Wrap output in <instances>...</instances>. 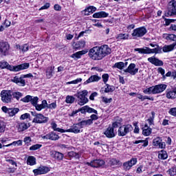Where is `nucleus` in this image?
I'll return each mask as SVG.
<instances>
[{"label": "nucleus", "instance_id": "nucleus-1", "mask_svg": "<svg viewBox=\"0 0 176 176\" xmlns=\"http://www.w3.org/2000/svg\"><path fill=\"white\" fill-rule=\"evenodd\" d=\"M0 68L4 69H8L9 71H12L13 72H19V71H23L24 69H28L30 68V63H25L21 65L13 66L9 65V63L6 61L1 62Z\"/></svg>", "mask_w": 176, "mask_h": 176}, {"label": "nucleus", "instance_id": "nucleus-2", "mask_svg": "<svg viewBox=\"0 0 176 176\" xmlns=\"http://www.w3.org/2000/svg\"><path fill=\"white\" fill-rule=\"evenodd\" d=\"M164 39L166 41H170L171 42H174L173 44L168 45H164L162 47V50L164 53H167L168 52H173L174 49H175L176 46V35L173 34H163Z\"/></svg>", "mask_w": 176, "mask_h": 176}, {"label": "nucleus", "instance_id": "nucleus-3", "mask_svg": "<svg viewBox=\"0 0 176 176\" xmlns=\"http://www.w3.org/2000/svg\"><path fill=\"white\" fill-rule=\"evenodd\" d=\"M135 52H138L140 54H160L162 53V47L159 45H156L154 49L145 47L144 48H135Z\"/></svg>", "mask_w": 176, "mask_h": 176}, {"label": "nucleus", "instance_id": "nucleus-4", "mask_svg": "<svg viewBox=\"0 0 176 176\" xmlns=\"http://www.w3.org/2000/svg\"><path fill=\"white\" fill-rule=\"evenodd\" d=\"M89 91L87 90H83L82 91H78L74 94V97H76L78 105H85L89 102V99L86 97Z\"/></svg>", "mask_w": 176, "mask_h": 176}, {"label": "nucleus", "instance_id": "nucleus-5", "mask_svg": "<svg viewBox=\"0 0 176 176\" xmlns=\"http://www.w3.org/2000/svg\"><path fill=\"white\" fill-rule=\"evenodd\" d=\"M89 57H90L91 60H102L103 58L100 47H94L90 49L89 51Z\"/></svg>", "mask_w": 176, "mask_h": 176}, {"label": "nucleus", "instance_id": "nucleus-6", "mask_svg": "<svg viewBox=\"0 0 176 176\" xmlns=\"http://www.w3.org/2000/svg\"><path fill=\"white\" fill-rule=\"evenodd\" d=\"M32 116H34V119L32 120L33 123H37L38 124H42L45 123H47L49 122V118L42 113H38L36 112L32 111L31 112Z\"/></svg>", "mask_w": 176, "mask_h": 176}, {"label": "nucleus", "instance_id": "nucleus-7", "mask_svg": "<svg viewBox=\"0 0 176 176\" xmlns=\"http://www.w3.org/2000/svg\"><path fill=\"white\" fill-rule=\"evenodd\" d=\"M2 102L5 104H10L13 102L12 97V90H2L0 94Z\"/></svg>", "mask_w": 176, "mask_h": 176}, {"label": "nucleus", "instance_id": "nucleus-8", "mask_svg": "<svg viewBox=\"0 0 176 176\" xmlns=\"http://www.w3.org/2000/svg\"><path fill=\"white\" fill-rule=\"evenodd\" d=\"M133 131V126L131 124H125L119 127L118 133L119 137H124L129 133Z\"/></svg>", "mask_w": 176, "mask_h": 176}, {"label": "nucleus", "instance_id": "nucleus-9", "mask_svg": "<svg viewBox=\"0 0 176 176\" xmlns=\"http://www.w3.org/2000/svg\"><path fill=\"white\" fill-rule=\"evenodd\" d=\"M146 32H148V30H146L145 27H140L133 30L131 35L134 39H137V38H142Z\"/></svg>", "mask_w": 176, "mask_h": 176}, {"label": "nucleus", "instance_id": "nucleus-10", "mask_svg": "<svg viewBox=\"0 0 176 176\" xmlns=\"http://www.w3.org/2000/svg\"><path fill=\"white\" fill-rule=\"evenodd\" d=\"M166 17L168 16H176V1L173 0L169 2L168 6V12H166Z\"/></svg>", "mask_w": 176, "mask_h": 176}, {"label": "nucleus", "instance_id": "nucleus-11", "mask_svg": "<svg viewBox=\"0 0 176 176\" xmlns=\"http://www.w3.org/2000/svg\"><path fill=\"white\" fill-rule=\"evenodd\" d=\"M10 45L8 42H0V55L8 56L9 54V50Z\"/></svg>", "mask_w": 176, "mask_h": 176}, {"label": "nucleus", "instance_id": "nucleus-12", "mask_svg": "<svg viewBox=\"0 0 176 176\" xmlns=\"http://www.w3.org/2000/svg\"><path fill=\"white\" fill-rule=\"evenodd\" d=\"M1 111L4 112V113H8V116L10 118L14 116L19 111V108H7L6 106H3L1 108Z\"/></svg>", "mask_w": 176, "mask_h": 176}, {"label": "nucleus", "instance_id": "nucleus-13", "mask_svg": "<svg viewBox=\"0 0 176 176\" xmlns=\"http://www.w3.org/2000/svg\"><path fill=\"white\" fill-rule=\"evenodd\" d=\"M41 138L43 140H50L51 141H57L60 140V136H58V134L56 133L55 132L52 131L45 135H41Z\"/></svg>", "mask_w": 176, "mask_h": 176}, {"label": "nucleus", "instance_id": "nucleus-14", "mask_svg": "<svg viewBox=\"0 0 176 176\" xmlns=\"http://www.w3.org/2000/svg\"><path fill=\"white\" fill-rule=\"evenodd\" d=\"M50 171V168L47 166H41L38 168L33 170L35 176L42 175L43 174H47Z\"/></svg>", "mask_w": 176, "mask_h": 176}, {"label": "nucleus", "instance_id": "nucleus-15", "mask_svg": "<svg viewBox=\"0 0 176 176\" xmlns=\"http://www.w3.org/2000/svg\"><path fill=\"white\" fill-rule=\"evenodd\" d=\"M153 145L160 149H164L166 148V142H163L160 137H157L153 140Z\"/></svg>", "mask_w": 176, "mask_h": 176}, {"label": "nucleus", "instance_id": "nucleus-16", "mask_svg": "<svg viewBox=\"0 0 176 176\" xmlns=\"http://www.w3.org/2000/svg\"><path fill=\"white\" fill-rule=\"evenodd\" d=\"M87 166H90L91 167H94L96 168H98V167H102L104 166L105 161L103 160H95L91 161V162H87Z\"/></svg>", "mask_w": 176, "mask_h": 176}, {"label": "nucleus", "instance_id": "nucleus-17", "mask_svg": "<svg viewBox=\"0 0 176 176\" xmlns=\"http://www.w3.org/2000/svg\"><path fill=\"white\" fill-rule=\"evenodd\" d=\"M82 128L80 127V125H79V123L73 124L70 129L65 130V133H74V134H79V133H81Z\"/></svg>", "mask_w": 176, "mask_h": 176}, {"label": "nucleus", "instance_id": "nucleus-18", "mask_svg": "<svg viewBox=\"0 0 176 176\" xmlns=\"http://www.w3.org/2000/svg\"><path fill=\"white\" fill-rule=\"evenodd\" d=\"M153 94H159L163 93L167 89V85L166 84H160L155 86H153Z\"/></svg>", "mask_w": 176, "mask_h": 176}, {"label": "nucleus", "instance_id": "nucleus-19", "mask_svg": "<svg viewBox=\"0 0 176 176\" xmlns=\"http://www.w3.org/2000/svg\"><path fill=\"white\" fill-rule=\"evenodd\" d=\"M99 48L100 49V53L102 54V58L106 57V56H108V54H111V52H112L109 46L107 45H103L99 47Z\"/></svg>", "mask_w": 176, "mask_h": 176}, {"label": "nucleus", "instance_id": "nucleus-20", "mask_svg": "<svg viewBox=\"0 0 176 176\" xmlns=\"http://www.w3.org/2000/svg\"><path fill=\"white\" fill-rule=\"evenodd\" d=\"M135 164H137V158H132L131 160L123 164V168L126 171L130 170Z\"/></svg>", "mask_w": 176, "mask_h": 176}, {"label": "nucleus", "instance_id": "nucleus-21", "mask_svg": "<svg viewBox=\"0 0 176 176\" xmlns=\"http://www.w3.org/2000/svg\"><path fill=\"white\" fill-rule=\"evenodd\" d=\"M124 72L130 74V75H135L138 73V68H135V63H131Z\"/></svg>", "mask_w": 176, "mask_h": 176}, {"label": "nucleus", "instance_id": "nucleus-22", "mask_svg": "<svg viewBox=\"0 0 176 176\" xmlns=\"http://www.w3.org/2000/svg\"><path fill=\"white\" fill-rule=\"evenodd\" d=\"M147 60L148 63H151V64L155 65V67H162V65H163V61L160 60L157 58H155V56L148 58Z\"/></svg>", "mask_w": 176, "mask_h": 176}, {"label": "nucleus", "instance_id": "nucleus-23", "mask_svg": "<svg viewBox=\"0 0 176 176\" xmlns=\"http://www.w3.org/2000/svg\"><path fill=\"white\" fill-rule=\"evenodd\" d=\"M101 80V76L94 74L91 76L85 82L84 85H89V83H93L94 82H100Z\"/></svg>", "mask_w": 176, "mask_h": 176}, {"label": "nucleus", "instance_id": "nucleus-24", "mask_svg": "<svg viewBox=\"0 0 176 176\" xmlns=\"http://www.w3.org/2000/svg\"><path fill=\"white\" fill-rule=\"evenodd\" d=\"M14 83L18 85V86H25V80H24L23 76L19 77L16 76L12 80Z\"/></svg>", "mask_w": 176, "mask_h": 176}, {"label": "nucleus", "instance_id": "nucleus-25", "mask_svg": "<svg viewBox=\"0 0 176 176\" xmlns=\"http://www.w3.org/2000/svg\"><path fill=\"white\" fill-rule=\"evenodd\" d=\"M80 111L81 113H86L87 112L88 113H95L96 115H98V113L97 112V110L89 107V106H84L80 109Z\"/></svg>", "mask_w": 176, "mask_h": 176}, {"label": "nucleus", "instance_id": "nucleus-26", "mask_svg": "<svg viewBox=\"0 0 176 176\" xmlns=\"http://www.w3.org/2000/svg\"><path fill=\"white\" fill-rule=\"evenodd\" d=\"M104 134L107 138H113L116 135L115 133V131H113V128L109 126L105 131L104 132Z\"/></svg>", "mask_w": 176, "mask_h": 176}, {"label": "nucleus", "instance_id": "nucleus-27", "mask_svg": "<svg viewBox=\"0 0 176 176\" xmlns=\"http://www.w3.org/2000/svg\"><path fill=\"white\" fill-rule=\"evenodd\" d=\"M52 157H54V159H56V160H58V162H61L63 159H64V154L58 151H53L51 154Z\"/></svg>", "mask_w": 176, "mask_h": 176}, {"label": "nucleus", "instance_id": "nucleus-28", "mask_svg": "<svg viewBox=\"0 0 176 176\" xmlns=\"http://www.w3.org/2000/svg\"><path fill=\"white\" fill-rule=\"evenodd\" d=\"M108 16H109V14L105 12L104 11L96 12L93 14L94 19H104L105 17H108Z\"/></svg>", "mask_w": 176, "mask_h": 176}, {"label": "nucleus", "instance_id": "nucleus-29", "mask_svg": "<svg viewBox=\"0 0 176 176\" xmlns=\"http://www.w3.org/2000/svg\"><path fill=\"white\" fill-rule=\"evenodd\" d=\"M97 10V8L94 6H89L87 9L82 11L85 16H90V14L94 13Z\"/></svg>", "mask_w": 176, "mask_h": 176}, {"label": "nucleus", "instance_id": "nucleus-30", "mask_svg": "<svg viewBox=\"0 0 176 176\" xmlns=\"http://www.w3.org/2000/svg\"><path fill=\"white\" fill-rule=\"evenodd\" d=\"M36 111H42V109H46L47 108V101L43 100L41 104H38L35 107Z\"/></svg>", "mask_w": 176, "mask_h": 176}, {"label": "nucleus", "instance_id": "nucleus-31", "mask_svg": "<svg viewBox=\"0 0 176 176\" xmlns=\"http://www.w3.org/2000/svg\"><path fill=\"white\" fill-rule=\"evenodd\" d=\"M78 124L80 125L81 129H83V127H86L87 126L93 124V122L91 121V120H83L78 122Z\"/></svg>", "mask_w": 176, "mask_h": 176}, {"label": "nucleus", "instance_id": "nucleus-32", "mask_svg": "<svg viewBox=\"0 0 176 176\" xmlns=\"http://www.w3.org/2000/svg\"><path fill=\"white\" fill-rule=\"evenodd\" d=\"M123 122V120L120 118H118V120H116L114 122L112 123L111 128L113 130L114 129H118V127L122 126V122Z\"/></svg>", "mask_w": 176, "mask_h": 176}, {"label": "nucleus", "instance_id": "nucleus-33", "mask_svg": "<svg viewBox=\"0 0 176 176\" xmlns=\"http://www.w3.org/2000/svg\"><path fill=\"white\" fill-rule=\"evenodd\" d=\"M54 72V66H50L47 68L46 70V76L48 79H50L53 76Z\"/></svg>", "mask_w": 176, "mask_h": 176}, {"label": "nucleus", "instance_id": "nucleus-34", "mask_svg": "<svg viewBox=\"0 0 176 176\" xmlns=\"http://www.w3.org/2000/svg\"><path fill=\"white\" fill-rule=\"evenodd\" d=\"M87 53V50H82L80 52H77L72 55V58H80L83 54H86Z\"/></svg>", "mask_w": 176, "mask_h": 176}, {"label": "nucleus", "instance_id": "nucleus-35", "mask_svg": "<svg viewBox=\"0 0 176 176\" xmlns=\"http://www.w3.org/2000/svg\"><path fill=\"white\" fill-rule=\"evenodd\" d=\"M11 95H12V99L16 98V100L17 101H19V100H20V98H21V97H23V94L19 91H11Z\"/></svg>", "mask_w": 176, "mask_h": 176}, {"label": "nucleus", "instance_id": "nucleus-36", "mask_svg": "<svg viewBox=\"0 0 176 176\" xmlns=\"http://www.w3.org/2000/svg\"><path fill=\"white\" fill-rule=\"evenodd\" d=\"M51 127L54 131H58V133H65V129L57 128V124L55 122L51 123Z\"/></svg>", "mask_w": 176, "mask_h": 176}, {"label": "nucleus", "instance_id": "nucleus-37", "mask_svg": "<svg viewBox=\"0 0 176 176\" xmlns=\"http://www.w3.org/2000/svg\"><path fill=\"white\" fill-rule=\"evenodd\" d=\"M142 134L146 137H148V135H151V134H152V129L148 127V125L146 124L143 128Z\"/></svg>", "mask_w": 176, "mask_h": 176}, {"label": "nucleus", "instance_id": "nucleus-38", "mask_svg": "<svg viewBox=\"0 0 176 176\" xmlns=\"http://www.w3.org/2000/svg\"><path fill=\"white\" fill-rule=\"evenodd\" d=\"M27 164L29 166H35L36 164V159L34 156H29L27 160Z\"/></svg>", "mask_w": 176, "mask_h": 176}, {"label": "nucleus", "instance_id": "nucleus-39", "mask_svg": "<svg viewBox=\"0 0 176 176\" xmlns=\"http://www.w3.org/2000/svg\"><path fill=\"white\" fill-rule=\"evenodd\" d=\"M30 48V46L28 44H24L23 45H16V49H19L20 52H23V53L25 52H28V49Z\"/></svg>", "mask_w": 176, "mask_h": 176}, {"label": "nucleus", "instance_id": "nucleus-40", "mask_svg": "<svg viewBox=\"0 0 176 176\" xmlns=\"http://www.w3.org/2000/svg\"><path fill=\"white\" fill-rule=\"evenodd\" d=\"M85 45H86V42L82 41H78L76 43L74 44V49L77 50H80L82 49V47H85Z\"/></svg>", "mask_w": 176, "mask_h": 176}, {"label": "nucleus", "instance_id": "nucleus-41", "mask_svg": "<svg viewBox=\"0 0 176 176\" xmlns=\"http://www.w3.org/2000/svg\"><path fill=\"white\" fill-rule=\"evenodd\" d=\"M168 157V155H167V152L164 150H162L159 152L158 154V158L161 159V160H166Z\"/></svg>", "mask_w": 176, "mask_h": 176}, {"label": "nucleus", "instance_id": "nucleus-42", "mask_svg": "<svg viewBox=\"0 0 176 176\" xmlns=\"http://www.w3.org/2000/svg\"><path fill=\"white\" fill-rule=\"evenodd\" d=\"M176 96V89L174 91H166V98H175Z\"/></svg>", "mask_w": 176, "mask_h": 176}, {"label": "nucleus", "instance_id": "nucleus-43", "mask_svg": "<svg viewBox=\"0 0 176 176\" xmlns=\"http://www.w3.org/2000/svg\"><path fill=\"white\" fill-rule=\"evenodd\" d=\"M113 91H115V87L109 85V84H106L104 87V93H113Z\"/></svg>", "mask_w": 176, "mask_h": 176}, {"label": "nucleus", "instance_id": "nucleus-44", "mask_svg": "<svg viewBox=\"0 0 176 176\" xmlns=\"http://www.w3.org/2000/svg\"><path fill=\"white\" fill-rule=\"evenodd\" d=\"M116 39H118V41H126L127 39H129V34H119L117 35Z\"/></svg>", "mask_w": 176, "mask_h": 176}, {"label": "nucleus", "instance_id": "nucleus-45", "mask_svg": "<svg viewBox=\"0 0 176 176\" xmlns=\"http://www.w3.org/2000/svg\"><path fill=\"white\" fill-rule=\"evenodd\" d=\"M12 145H13L14 146H16V145L21 146V145H23V141L19 140L14 141L12 143H9L6 145L4 144V145H3V146L9 147V146H12Z\"/></svg>", "mask_w": 176, "mask_h": 176}, {"label": "nucleus", "instance_id": "nucleus-46", "mask_svg": "<svg viewBox=\"0 0 176 176\" xmlns=\"http://www.w3.org/2000/svg\"><path fill=\"white\" fill-rule=\"evenodd\" d=\"M68 157L72 158L74 157V159H80V155L79 153H76L74 151H69L67 153Z\"/></svg>", "mask_w": 176, "mask_h": 176}, {"label": "nucleus", "instance_id": "nucleus-47", "mask_svg": "<svg viewBox=\"0 0 176 176\" xmlns=\"http://www.w3.org/2000/svg\"><path fill=\"white\" fill-rule=\"evenodd\" d=\"M28 129V124L25 122H21L19 124L18 131H24V130H27Z\"/></svg>", "mask_w": 176, "mask_h": 176}, {"label": "nucleus", "instance_id": "nucleus-48", "mask_svg": "<svg viewBox=\"0 0 176 176\" xmlns=\"http://www.w3.org/2000/svg\"><path fill=\"white\" fill-rule=\"evenodd\" d=\"M113 68H118V69H123L124 68V63L118 62L114 64Z\"/></svg>", "mask_w": 176, "mask_h": 176}, {"label": "nucleus", "instance_id": "nucleus-49", "mask_svg": "<svg viewBox=\"0 0 176 176\" xmlns=\"http://www.w3.org/2000/svg\"><path fill=\"white\" fill-rule=\"evenodd\" d=\"M65 102H67V104H74V102H75V97L72 96H66Z\"/></svg>", "mask_w": 176, "mask_h": 176}, {"label": "nucleus", "instance_id": "nucleus-50", "mask_svg": "<svg viewBox=\"0 0 176 176\" xmlns=\"http://www.w3.org/2000/svg\"><path fill=\"white\" fill-rule=\"evenodd\" d=\"M39 100V98H38L37 96L35 97H32L30 100V102L31 104L33 105V107H36V105L38 104V101Z\"/></svg>", "mask_w": 176, "mask_h": 176}, {"label": "nucleus", "instance_id": "nucleus-51", "mask_svg": "<svg viewBox=\"0 0 176 176\" xmlns=\"http://www.w3.org/2000/svg\"><path fill=\"white\" fill-rule=\"evenodd\" d=\"M148 139H146L145 140H136L133 142V144H143L142 146H148Z\"/></svg>", "mask_w": 176, "mask_h": 176}, {"label": "nucleus", "instance_id": "nucleus-52", "mask_svg": "<svg viewBox=\"0 0 176 176\" xmlns=\"http://www.w3.org/2000/svg\"><path fill=\"white\" fill-rule=\"evenodd\" d=\"M151 115L152 116L150 117L147 120L148 122V124H150V126H152V124H153V120H155V111H152L151 112Z\"/></svg>", "mask_w": 176, "mask_h": 176}, {"label": "nucleus", "instance_id": "nucleus-53", "mask_svg": "<svg viewBox=\"0 0 176 176\" xmlns=\"http://www.w3.org/2000/svg\"><path fill=\"white\" fill-rule=\"evenodd\" d=\"M143 92L144 94H153V86L144 89Z\"/></svg>", "mask_w": 176, "mask_h": 176}, {"label": "nucleus", "instance_id": "nucleus-54", "mask_svg": "<svg viewBox=\"0 0 176 176\" xmlns=\"http://www.w3.org/2000/svg\"><path fill=\"white\" fill-rule=\"evenodd\" d=\"M42 148V144H34L30 147V151H37V149H41Z\"/></svg>", "mask_w": 176, "mask_h": 176}, {"label": "nucleus", "instance_id": "nucleus-55", "mask_svg": "<svg viewBox=\"0 0 176 176\" xmlns=\"http://www.w3.org/2000/svg\"><path fill=\"white\" fill-rule=\"evenodd\" d=\"M80 82H82V78H77L72 81L67 82V85H78V83H80Z\"/></svg>", "mask_w": 176, "mask_h": 176}, {"label": "nucleus", "instance_id": "nucleus-56", "mask_svg": "<svg viewBox=\"0 0 176 176\" xmlns=\"http://www.w3.org/2000/svg\"><path fill=\"white\" fill-rule=\"evenodd\" d=\"M47 108L48 109H56L57 108V104L56 102H52L50 104L47 103Z\"/></svg>", "mask_w": 176, "mask_h": 176}, {"label": "nucleus", "instance_id": "nucleus-57", "mask_svg": "<svg viewBox=\"0 0 176 176\" xmlns=\"http://www.w3.org/2000/svg\"><path fill=\"white\" fill-rule=\"evenodd\" d=\"M102 78L104 85H107V82H108V80L109 79V74H102Z\"/></svg>", "mask_w": 176, "mask_h": 176}, {"label": "nucleus", "instance_id": "nucleus-58", "mask_svg": "<svg viewBox=\"0 0 176 176\" xmlns=\"http://www.w3.org/2000/svg\"><path fill=\"white\" fill-rule=\"evenodd\" d=\"M32 96L28 95L25 97H24L23 98L21 99V101H22V102H31V98Z\"/></svg>", "mask_w": 176, "mask_h": 176}, {"label": "nucleus", "instance_id": "nucleus-59", "mask_svg": "<svg viewBox=\"0 0 176 176\" xmlns=\"http://www.w3.org/2000/svg\"><path fill=\"white\" fill-rule=\"evenodd\" d=\"M168 173L171 176H176V168H171L168 170Z\"/></svg>", "mask_w": 176, "mask_h": 176}, {"label": "nucleus", "instance_id": "nucleus-60", "mask_svg": "<svg viewBox=\"0 0 176 176\" xmlns=\"http://www.w3.org/2000/svg\"><path fill=\"white\" fill-rule=\"evenodd\" d=\"M138 123H137V122L133 123V126H135L133 133H135V134H138V133H140V127H138Z\"/></svg>", "mask_w": 176, "mask_h": 176}, {"label": "nucleus", "instance_id": "nucleus-61", "mask_svg": "<svg viewBox=\"0 0 176 176\" xmlns=\"http://www.w3.org/2000/svg\"><path fill=\"white\" fill-rule=\"evenodd\" d=\"M102 102H104V104H110V102H112V98L102 97Z\"/></svg>", "mask_w": 176, "mask_h": 176}, {"label": "nucleus", "instance_id": "nucleus-62", "mask_svg": "<svg viewBox=\"0 0 176 176\" xmlns=\"http://www.w3.org/2000/svg\"><path fill=\"white\" fill-rule=\"evenodd\" d=\"M30 113H25L24 114H22L20 117V119H21L22 120H24L25 119H28V118H30Z\"/></svg>", "mask_w": 176, "mask_h": 176}, {"label": "nucleus", "instance_id": "nucleus-63", "mask_svg": "<svg viewBox=\"0 0 176 176\" xmlns=\"http://www.w3.org/2000/svg\"><path fill=\"white\" fill-rule=\"evenodd\" d=\"M170 115H172L173 116H176V107L171 108L169 110Z\"/></svg>", "mask_w": 176, "mask_h": 176}, {"label": "nucleus", "instance_id": "nucleus-64", "mask_svg": "<svg viewBox=\"0 0 176 176\" xmlns=\"http://www.w3.org/2000/svg\"><path fill=\"white\" fill-rule=\"evenodd\" d=\"M5 124L3 122H0V133H3L5 131Z\"/></svg>", "mask_w": 176, "mask_h": 176}]
</instances>
